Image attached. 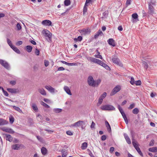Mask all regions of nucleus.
Wrapping results in <instances>:
<instances>
[{
  "label": "nucleus",
  "mask_w": 157,
  "mask_h": 157,
  "mask_svg": "<svg viewBox=\"0 0 157 157\" xmlns=\"http://www.w3.org/2000/svg\"><path fill=\"white\" fill-rule=\"evenodd\" d=\"M16 27L17 28V30H21V25H20V23H17L16 25Z\"/></svg>",
  "instance_id": "41"
},
{
  "label": "nucleus",
  "mask_w": 157,
  "mask_h": 157,
  "mask_svg": "<svg viewBox=\"0 0 157 157\" xmlns=\"http://www.w3.org/2000/svg\"><path fill=\"white\" fill-rule=\"evenodd\" d=\"M142 63L143 65L144 66V68L147 69L148 67V65L147 63L144 61H143L142 62Z\"/></svg>",
  "instance_id": "38"
},
{
  "label": "nucleus",
  "mask_w": 157,
  "mask_h": 157,
  "mask_svg": "<svg viewBox=\"0 0 157 157\" xmlns=\"http://www.w3.org/2000/svg\"><path fill=\"white\" fill-rule=\"evenodd\" d=\"M10 83L12 85H14L16 83V82L15 81H10Z\"/></svg>",
  "instance_id": "59"
},
{
  "label": "nucleus",
  "mask_w": 157,
  "mask_h": 157,
  "mask_svg": "<svg viewBox=\"0 0 157 157\" xmlns=\"http://www.w3.org/2000/svg\"><path fill=\"white\" fill-rule=\"evenodd\" d=\"M40 104L46 108H50V106L48 105L42 101L41 102Z\"/></svg>",
  "instance_id": "37"
},
{
  "label": "nucleus",
  "mask_w": 157,
  "mask_h": 157,
  "mask_svg": "<svg viewBox=\"0 0 157 157\" xmlns=\"http://www.w3.org/2000/svg\"><path fill=\"white\" fill-rule=\"evenodd\" d=\"M154 142L155 141L154 140H151L150 142L149 143V145L150 146H153L154 144Z\"/></svg>",
  "instance_id": "44"
},
{
  "label": "nucleus",
  "mask_w": 157,
  "mask_h": 157,
  "mask_svg": "<svg viewBox=\"0 0 157 157\" xmlns=\"http://www.w3.org/2000/svg\"><path fill=\"white\" fill-rule=\"evenodd\" d=\"M84 122L83 121H78L73 124H71V127H78L81 125L82 123Z\"/></svg>",
  "instance_id": "11"
},
{
  "label": "nucleus",
  "mask_w": 157,
  "mask_h": 157,
  "mask_svg": "<svg viewBox=\"0 0 157 157\" xmlns=\"http://www.w3.org/2000/svg\"><path fill=\"white\" fill-rule=\"evenodd\" d=\"M13 50L18 54H20V52L19 50L16 47H15Z\"/></svg>",
  "instance_id": "49"
},
{
  "label": "nucleus",
  "mask_w": 157,
  "mask_h": 157,
  "mask_svg": "<svg viewBox=\"0 0 157 157\" xmlns=\"http://www.w3.org/2000/svg\"><path fill=\"white\" fill-rule=\"evenodd\" d=\"M44 31L45 36L48 37L49 40L51 41L52 39V33L50 32L47 30H45Z\"/></svg>",
  "instance_id": "10"
},
{
  "label": "nucleus",
  "mask_w": 157,
  "mask_h": 157,
  "mask_svg": "<svg viewBox=\"0 0 157 157\" xmlns=\"http://www.w3.org/2000/svg\"><path fill=\"white\" fill-rule=\"evenodd\" d=\"M43 25L45 26H51L52 25L51 21L48 20H45L43 21L42 22Z\"/></svg>",
  "instance_id": "9"
},
{
  "label": "nucleus",
  "mask_w": 157,
  "mask_h": 157,
  "mask_svg": "<svg viewBox=\"0 0 157 157\" xmlns=\"http://www.w3.org/2000/svg\"><path fill=\"white\" fill-rule=\"evenodd\" d=\"M78 41H81L82 39V36H79L78 37Z\"/></svg>",
  "instance_id": "63"
},
{
  "label": "nucleus",
  "mask_w": 157,
  "mask_h": 157,
  "mask_svg": "<svg viewBox=\"0 0 157 157\" xmlns=\"http://www.w3.org/2000/svg\"><path fill=\"white\" fill-rule=\"evenodd\" d=\"M29 41L32 44H33L34 45H35L36 44V42L33 40H30Z\"/></svg>",
  "instance_id": "60"
},
{
  "label": "nucleus",
  "mask_w": 157,
  "mask_h": 157,
  "mask_svg": "<svg viewBox=\"0 0 157 157\" xmlns=\"http://www.w3.org/2000/svg\"><path fill=\"white\" fill-rule=\"evenodd\" d=\"M105 125L107 127V129L109 132H111V127L110 125V124H109L108 122L107 121H106L105 122Z\"/></svg>",
  "instance_id": "16"
},
{
  "label": "nucleus",
  "mask_w": 157,
  "mask_h": 157,
  "mask_svg": "<svg viewBox=\"0 0 157 157\" xmlns=\"http://www.w3.org/2000/svg\"><path fill=\"white\" fill-rule=\"evenodd\" d=\"M24 145L21 144H13L12 146V149L15 150H18L20 149V147H23Z\"/></svg>",
  "instance_id": "6"
},
{
  "label": "nucleus",
  "mask_w": 157,
  "mask_h": 157,
  "mask_svg": "<svg viewBox=\"0 0 157 157\" xmlns=\"http://www.w3.org/2000/svg\"><path fill=\"white\" fill-rule=\"evenodd\" d=\"M154 9L152 6L148 5V13L149 14L152 15L154 13Z\"/></svg>",
  "instance_id": "12"
},
{
  "label": "nucleus",
  "mask_w": 157,
  "mask_h": 157,
  "mask_svg": "<svg viewBox=\"0 0 157 157\" xmlns=\"http://www.w3.org/2000/svg\"><path fill=\"white\" fill-rule=\"evenodd\" d=\"M39 92L42 95H45L46 93L45 91L43 89H38Z\"/></svg>",
  "instance_id": "27"
},
{
  "label": "nucleus",
  "mask_w": 157,
  "mask_h": 157,
  "mask_svg": "<svg viewBox=\"0 0 157 157\" xmlns=\"http://www.w3.org/2000/svg\"><path fill=\"white\" fill-rule=\"evenodd\" d=\"M65 70V68L63 67H60L58 68V70L59 71H63Z\"/></svg>",
  "instance_id": "61"
},
{
  "label": "nucleus",
  "mask_w": 157,
  "mask_h": 157,
  "mask_svg": "<svg viewBox=\"0 0 157 157\" xmlns=\"http://www.w3.org/2000/svg\"><path fill=\"white\" fill-rule=\"evenodd\" d=\"M139 112V110L138 108H136L134 109L132 111V113L135 114H138Z\"/></svg>",
  "instance_id": "32"
},
{
  "label": "nucleus",
  "mask_w": 157,
  "mask_h": 157,
  "mask_svg": "<svg viewBox=\"0 0 157 157\" xmlns=\"http://www.w3.org/2000/svg\"><path fill=\"white\" fill-rule=\"evenodd\" d=\"M87 6V5H85V6L84 7L83 9V13H84L86 12L87 10V8L86 7V6Z\"/></svg>",
  "instance_id": "48"
},
{
  "label": "nucleus",
  "mask_w": 157,
  "mask_h": 157,
  "mask_svg": "<svg viewBox=\"0 0 157 157\" xmlns=\"http://www.w3.org/2000/svg\"><path fill=\"white\" fill-rule=\"evenodd\" d=\"M62 109H61L55 108L53 109V111L56 113H59L61 112Z\"/></svg>",
  "instance_id": "35"
},
{
  "label": "nucleus",
  "mask_w": 157,
  "mask_h": 157,
  "mask_svg": "<svg viewBox=\"0 0 157 157\" xmlns=\"http://www.w3.org/2000/svg\"><path fill=\"white\" fill-rule=\"evenodd\" d=\"M155 1H153L152 0L150 2L149 4H148V5H151V6H155Z\"/></svg>",
  "instance_id": "50"
},
{
  "label": "nucleus",
  "mask_w": 157,
  "mask_h": 157,
  "mask_svg": "<svg viewBox=\"0 0 157 157\" xmlns=\"http://www.w3.org/2000/svg\"><path fill=\"white\" fill-rule=\"evenodd\" d=\"M14 121V118L13 117H11L10 118V122L12 124L13 123Z\"/></svg>",
  "instance_id": "51"
},
{
  "label": "nucleus",
  "mask_w": 157,
  "mask_h": 157,
  "mask_svg": "<svg viewBox=\"0 0 157 157\" xmlns=\"http://www.w3.org/2000/svg\"><path fill=\"white\" fill-rule=\"evenodd\" d=\"M45 88L51 93L54 92L55 89L51 86H45Z\"/></svg>",
  "instance_id": "15"
},
{
  "label": "nucleus",
  "mask_w": 157,
  "mask_h": 157,
  "mask_svg": "<svg viewBox=\"0 0 157 157\" xmlns=\"http://www.w3.org/2000/svg\"><path fill=\"white\" fill-rule=\"evenodd\" d=\"M95 125V123L93 121H92V122L91 125L90 126L91 128H94Z\"/></svg>",
  "instance_id": "62"
},
{
  "label": "nucleus",
  "mask_w": 157,
  "mask_h": 157,
  "mask_svg": "<svg viewBox=\"0 0 157 157\" xmlns=\"http://www.w3.org/2000/svg\"><path fill=\"white\" fill-rule=\"evenodd\" d=\"M13 109H14L15 110L18 111L19 113H22V110L20 109L19 107H17L15 106H13Z\"/></svg>",
  "instance_id": "33"
},
{
  "label": "nucleus",
  "mask_w": 157,
  "mask_h": 157,
  "mask_svg": "<svg viewBox=\"0 0 157 157\" xmlns=\"http://www.w3.org/2000/svg\"><path fill=\"white\" fill-rule=\"evenodd\" d=\"M76 63H67V65L69 66H75L76 65Z\"/></svg>",
  "instance_id": "56"
},
{
  "label": "nucleus",
  "mask_w": 157,
  "mask_h": 157,
  "mask_svg": "<svg viewBox=\"0 0 157 157\" xmlns=\"http://www.w3.org/2000/svg\"><path fill=\"white\" fill-rule=\"evenodd\" d=\"M141 81L140 80H138L135 82V84L136 86H140L141 85Z\"/></svg>",
  "instance_id": "42"
},
{
  "label": "nucleus",
  "mask_w": 157,
  "mask_h": 157,
  "mask_svg": "<svg viewBox=\"0 0 157 157\" xmlns=\"http://www.w3.org/2000/svg\"><path fill=\"white\" fill-rule=\"evenodd\" d=\"M107 95V94L105 92H104L101 95L100 97V98L102 99L105 98L106 96Z\"/></svg>",
  "instance_id": "40"
},
{
  "label": "nucleus",
  "mask_w": 157,
  "mask_h": 157,
  "mask_svg": "<svg viewBox=\"0 0 157 157\" xmlns=\"http://www.w3.org/2000/svg\"><path fill=\"white\" fill-rule=\"evenodd\" d=\"M87 143L86 142H84L82 143V146H81V148L82 149H85L87 147Z\"/></svg>",
  "instance_id": "34"
},
{
  "label": "nucleus",
  "mask_w": 157,
  "mask_h": 157,
  "mask_svg": "<svg viewBox=\"0 0 157 157\" xmlns=\"http://www.w3.org/2000/svg\"><path fill=\"white\" fill-rule=\"evenodd\" d=\"M95 57L96 58H99L101 59H102V58L101 55H100V54H98L97 55H95Z\"/></svg>",
  "instance_id": "54"
},
{
  "label": "nucleus",
  "mask_w": 157,
  "mask_h": 157,
  "mask_svg": "<svg viewBox=\"0 0 157 157\" xmlns=\"http://www.w3.org/2000/svg\"><path fill=\"white\" fill-rule=\"evenodd\" d=\"M103 35V34L102 32L100 30H99L98 32H97L96 34L94 36V38L96 39H97L100 35L101 36L102 35Z\"/></svg>",
  "instance_id": "18"
},
{
  "label": "nucleus",
  "mask_w": 157,
  "mask_h": 157,
  "mask_svg": "<svg viewBox=\"0 0 157 157\" xmlns=\"http://www.w3.org/2000/svg\"><path fill=\"white\" fill-rule=\"evenodd\" d=\"M47 151L48 150L45 147H43L41 148V152L43 155H46L47 153Z\"/></svg>",
  "instance_id": "21"
},
{
  "label": "nucleus",
  "mask_w": 157,
  "mask_h": 157,
  "mask_svg": "<svg viewBox=\"0 0 157 157\" xmlns=\"http://www.w3.org/2000/svg\"><path fill=\"white\" fill-rule=\"evenodd\" d=\"M35 53L36 55L39 56L40 54V51L37 48H36L35 49Z\"/></svg>",
  "instance_id": "47"
},
{
  "label": "nucleus",
  "mask_w": 157,
  "mask_h": 157,
  "mask_svg": "<svg viewBox=\"0 0 157 157\" xmlns=\"http://www.w3.org/2000/svg\"><path fill=\"white\" fill-rule=\"evenodd\" d=\"M87 82L89 85L93 87H95L94 83L95 80H94L93 77L92 76H89L88 78Z\"/></svg>",
  "instance_id": "4"
},
{
  "label": "nucleus",
  "mask_w": 157,
  "mask_h": 157,
  "mask_svg": "<svg viewBox=\"0 0 157 157\" xmlns=\"http://www.w3.org/2000/svg\"><path fill=\"white\" fill-rule=\"evenodd\" d=\"M148 150L149 151L151 152H156L157 151V147L150 148Z\"/></svg>",
  "instance_id": "29"
},
{
  "label": "nucleus",
  "mask_w": 157,
  "mask_h": 157,
  "mask_svg": "<svg viewBox=\"0 0 157 157\" xmlns=\"http://www.w3.org/2000/svg\"><path fill=\"white\" fill-rule=\"evenodd\" d=\"M90 60L91 62L95 63H97L99 64V65H101V62L102 61L100 60L93 57H90Z\"/></svg>",
  "instance_id": "8"
},
{
  "label": "nucleus",
  "mask_w": 157,
  "mask_h": 157,
  "mask_svg": "<svg viewBox=\"0 0 157 157\" xmlns=\"http://www.w3.org/2000/svg\"><path fill=\"white\" fill-rule=\"evenodd\" d=\"M132 144L135 148L139 147L138 145L137 144V143L134 141H133V140H132Z\"/></svg>",
  "instance_id": "43"
},
{
  "label": "nucleus",
  "mask_w": 157,
  "mask_h": 157,
  "mask_svg": "<svg viewBox=\"0 0 157 157\" xmlns=\"http://www.w3.org/2000/svg\"><path fill=\"white\" fill-rule=\"evenodd\" d=\"M66 133L68 135H70V136H71V135H73L72 132L71 131H67V132H66Z\"/></svg>",
  "instance_id": "55"
},
{
  "label": "nucleus",
  "mask_w": 157,
  "mask_h": 157,
  "mask_svg": "<svg viewBox=\"0 0 157 157\" xmlns=\"http://www.w3.org/2000/svg\"><path fill=\"white\" fill-rule=\"evenodd\" d=\"M3 131L6 132L13 134L14 133V132L10 128H6L3 129Z\"/></svg>",
  "instance_id": "19"
},
{
  "label": "nucleus",
  "mask_w": 157,
  "mask_h": 157,
  "mask_svg": "<svg viewBox=\"0 0 157 157\" xmlns=\"http://www.w3.org/2000/svg\"><path fill=\"white\" fill-rule=\"evenodd\" d=\"M62 154V157H66L67 155V152L63 150L61 151Z\"/></svg>",
  "instance_id": "36"
},
{
  "label": "nucleus",
  "mask_w": 157,
  "mask_h": 157,
  "mask_svg": "<svg viewBox=\"0 0 157 157\" xmlns=\"http://www.w3.org/2000/svg\"><path fill=\"white\" fill-rule=\"evenodd\" d=\"M64 90L69 95H71L72 94L69 88L67 86H65L64 87Z\"/></svg>",
  "instance_id": "22"
},
{
  "label": "nucleus",
  "mask_w": 157,
  "mask_h": 157,
  "mask_svg": "<svg viewBox=\"0 0 157 157\" xmlns=\"http://www.w3.org/2000/svg\"><path fill=\"white\" fill-rule=\"evenodd\" d=\"M101 80L100 79H98L97 80L95 81L94 85L95 87L98 86L101 82Z\"/></svg>",
  "instance_id": "28"
},
{
  "label": "nucleus",
  "mask_w": 157,
  "mask_h": 157,
  "mask_svg": "<svg viewBox=\"0 0 157 157\" xmlns=\"http://www.w3.org/2000/svg\"><path fill=\"white\" fill-rule=\"evenodd\" d=\"M106 137L105 135H103L101 137V139L102 140L104 141L106 140Z\"/></svg>",
  "instance_id": "57"
},
{
  "label": "nucleus",
  "mask_w": 157,
  "mask_h": 157,
  "mask_svg": "<svg viewBox=\"0 0 157 157\" xmlns=\"http://www.w3.org/2000/svg\"><path fill=\"white\" fill-rule=\"evenodd\" d=\"M7 90L9 92L11 93L15 94L17 92V90L15 89L7 88Z\"/></svg>",
  "instance_id": "24"
},
{
  "label": "nucleus",
  "mask_w": 157,
  "mask_h": 157,
  "mask_svg": "<svg viewBox=\"0 0 157 157\" xmlns=\"http://www.w3.org/2000/svg\"><path fill=\"white\" fill-rule=\"evenodd\" d=\"M19 140H18L17 139H15L13 141V143H19Z\"/></svg>",
  "instance_id": "58"
},
{
  "label": "nucleus",
  "mask_w": 157,
  "mask_h": 157,
  "mask_svg": "<svg viewBox=\"0 0 157 157\" xmlns=\"http://www.w3.org/2000/svg\"><path fill=\"white\" fill-rule=\"evenodd\" d=\"M8 123V121L2 118H0V125H3Z\"/></svg>",
  "instance_id": "20"
},
{
  "label": "nucleus",
  "mask_w": 157,
  "mask_h": 157,
  "mask_svg": "<svg viewBox=\"0 0 157 157\" xmlns=\"http://www.w3.org/2000/svg\"><path fill=\"white\" fill-rule=\"evenodd\" d=\"M4 138L6 139L7 140H8L10 142L12 141L13 138V137L10 135L8 134H6L4 135Z\"/></svg>",
  "instance_id": "7"
},
{
  "label": "nucleus",
  "mask_w": 157,
  "mask_h": 157,
  "mask_svg": "<svg viewBox=\"0 0 157 157\" xmlns=\"http://www.w3.org/2000/svg\"><path fill=\"white\" fill-rule=\"evenodd\" d=\"M31 105L32 108L36 112L38 111V108L35 104L34 103H32Z\"/></svg>",
  "instance_id": "26"
},
{
  "label": "nucleus",
  "mask_w": 157,
  "mask_h": 157,
  "mask_svg": "<svg viewBox=\"0 0 157 157\" xmlns=\"http://www.w3.org/2000/svg\"><path fill=\"white\" fill-rule=\"evenodd\" d=\"M44 65L45 67H47L49 65V62L47 60H45L44 61Z\"/></svg>",
  "instance_id": "53"
},
{
  "label": "nucleus",
  "mask_w": 157,
  "mask_h": 157,
  "mask_svg": "<svg viewBox=\"0 0 157 157\" xmlns=\"http://www.w3.org/2000/svg\"><path fill=\"white\" fill-rule=\"evenodd\" d=\"M136 150L137 151L139 154L142 156H143V154L141 151L140 148L139 147L135 148Z\"/></svg>",
  "instance_id": "31"
},
{
  "label": "nucleus",
  "mask_w": 157,
  "mask_h": 157,
  "mask_svg": "<svg viewBox=\"0 0 157 157\" xmlns=\"http://www.w3.org/2000/svg\"><path fill=\"white\" fill-rule=\"evenodd\" d=\"M100 65L105 67L107 70H110V68L109 67L102 61Z\"/></svg>",
  "instance_id": "23"
},
{
  "label": "nucleus",
  "mask_w": 157,
  "mask_h": 157,
  "mask_svg": "<svg viewBox=\"0 0 157 157\" xmlns=\"http://www.w3.org/2000/svg\"><path fill=\"white\" fill-rule=\"evenodd\" d=\"M100 109L102 110L112 111L115 110V108L112 105H102L100 107Z\"/></svg>",
  "instance_id": "1"
},
{
  "label": "nucleus",
  "mask_w": 157,
  "mask_h": 157,
  "mask_svg": "<svg viewBox=\"0 0 157 157\" xmlns=\"http://www.w3.org/2000/svg\"><path fill=\"white\" fill-rule=\"evenodd\" d=\"M109 45L113 46L115 47L116 44L114 40L112 38L109 39L107 41Z\"/></svg>",
  "instance_id": "14"
},
{
  "label": "nucleus",
  "mask_w": 157,
  "mask_h": 157,
  "mask_svg": "<svg viewBox=\"0 0 157 157\" xmlns=\"http://www.w3.org/2000/svg\"><path fill=\"white\" fill-rule=\"evenodd\" d=\"M121 89V86L119 85L117 86L112 90L110 95L113 96L119 91Z\"/></svg>",
  "instance_id": "3"
},
{
  "label": "nucleus",
  "mask_w": 157,
  "mask_h": 157,
  "mask_svg": "<svg viewBox=\"0 0 157 157\" xmlns=\"http://www.w3.org/2000/svg\"><path fill=\"white\" fill-rule=\"evenodd\" d=\"M71 3L70 0H65L64 1V4L65 6H67L70 5Z\"/></svg>",
  "instance_id": "30"
},
{
  "label": "nucleus",
  "mask_w": 157,
  "mask_h": 157,
  "mask_svg": "<svg viewBox=\"0 0 157 157\" xmlns=\"http://www.w3.org/2000/svg\"><path fill=\"white\" fill-rule=\"evenodd\" d=\"M130 83L132 85H133L135 84V81L134 78L133 77H131V81L130 82Z\"/></svg>",
  "instance_id": "45"
},
{
  "label": "nucleus",
  "mask_w": 157,
  "mask_h": 157,
  "mask_svg": "<svg viewBox=\"0 0 157 157\" xmlns=\"http://www.w3.org/2000/svg\"><path fill=\"white\" fill-rule=\"evenodd\" d=\"M82 32H83L84 34H87L89 33V30L88 29H84L82 30Z\"/></svg>",
  "instance_id": "46"
},
{
  "label": "nucleus",
  "mask_w": 157,
  "mask_h": 157,
  "mask_svg": "<svg viewBox=\"0 0 157 157\" xmlns=\"http://www.w3.org/2000/svg\"><path fill=\"white\" fill-rule=\"evenodd\" d=\"M102 101L103 99H102L99 98L98 102L97 103V106H99L100 105H101L102 103Z\"/></svg>",
  "instance_id": "39"
},
{
  "label": "nucleus",
  "mask_w": 157,
  "mask_h": 157,
  "mask_svg": "<svg viewBox=\"0 0 157 157\" xmlns=\"http://www.w3.org/2000/svg\"><path fill=\"white\" fill-rule=\"evenodd\" d=\"M132 18L133 19L132 21L133 22L134 21H139L138 18V15L136 13H135L132 14Z\"/></svg>",
  "instance_id": "13"
},
{
  "label": "nucleus",
  "mask_w": 157,
  "mask_h": 157,
  "mask_svg": "<svg viewBox=\"0 0 157 157\" xmlns=\"http://www.w3.org/2000/svg\"><path fill=\"white\" fill-rule=\"evenodd\" d=\"M124 136L128 144H131L130 139L128 135L126 134H124Z\"/></svg>",
  "instance_id": "17"
},
{
  "label": "nucleus",
  "mask_w": 157,
  "mask_h": 157,
  "mask_svg": "<svg viewBox=\"0 0 157 157\" xmlns=\"http://www.w3.org/2000/svg\"><path fill=\"white\" fill-rule=\"evenodd\" d=\"M33 49L32 46L30 45H27L25 47V49L28 52H30Z\"/></svg>",
  "instance_id": "25"
},
{
  "label": "nucleus",
  "mask_w": 157,
  "mask_h": 157,
  "mask_svg": "<svg viewBox=\"0 0 157 157\" xmlns=\"http://www.w3.org/2000/svg\"><path fill=\"white\" fill-rule=\"evenodd\" d=\"M135 106V105L133 103L131 105H130L129 106V107L128 108V109H131L133 108Z\"/></svg>",
  "instance_id": "52"
},
{
  "label": "nucleus",
  "mask_w": 157,
  "mask_h": 157,
  "mask_svg": "<svg viewBox=\"0 0 157 157\" xmlns=\"http://www.w3.org/2000/svg\"><path fill=\"white\" fill-rule=\"evenodd\" d=\"M0 63L7 70L10 69V66L8 63L2 59H0Z\"/></svg>",
  "instance_id": "5"
},
{
  "label": "nucleus",
  "mask_w": 157,
  "mask_h": 157,
  "mask_svg": "<svg viewBox=\"0 0 157 157\" xmlns=\"http://www.w3.org/2000/svg\"><path fill=\"white\" fill-rule=\"evenodd\" d=\"M4 94L6 96H8V93L5 90H4L3 91Z\"/></svg>",
  "instance_id": "64"
},
{
  "label": "nucleus",
  "mask_w": 157,
  "mask_h": 157,
  "mask_svg": "<svg viewBox=\"0 0 157 157\" xmlns=\"http://www.w3.org/2000/svg\"><path fill=\"white\" fill-rule=\"evenodd\" d=\"M112 60L113 63L122 67H123L122 64L120 62V60L115 56H113L112 59Z\"/></svg>",
  "instance_id": "2"
}]
</instances>
